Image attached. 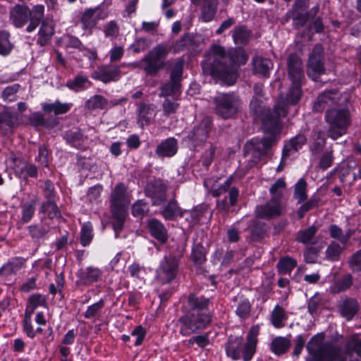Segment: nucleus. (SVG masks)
Masks as SVG:
<instances>
[{
  "label": "nucleus",
  "instance_id": "obj_56",
  "mask_svg": "<svg viewBox=\"0 0 361 361\" xmlns=\"http://www.w3.org/2000/svg\"><path fill=\"white\" fill-rule=\"evenodd\" d=\"M180 87V83H179L176 81H172L170 79V82L164 84L162 86L159 96L160 97H169V96L174 95L178 92Z\"/></svg>",
  "mask_w": 361,
  "mask_h": 361
},
{
  "label": "nucleus",
  "instance_id": "obj_54",
  "mask_svg": "<svg viewBox=\"0 0 361 361\" xmlns=\"http://www.w3.org/2000/svg\"><path fill=\"white\" fill-rule=\"evenodd\" d=\"M63 138L68 143L77 146L80 145L83 135L79 129H73L66 131L63 135Z\"/></svg>",
  "mask_w": 361,
  "mask_h": 361
},
{
  "label": "nucleus",
  "instance_id": "obj_29",
  "mask_svg": "<svg viewBox=\"0 0 361 361\" xmlns=\"http://www.w3.org/2000/svg\"><path fill=\"white\" fill-rule=\"evenodd\" d=\"M252 70L255 74L262 77H268L273 64L271 60L259 56L252 60Z\"/></svg>",
  "mask_w": 361,
  "mask_h": 361
},
{
  "label": "nucleus",
  "instance_id": "obj_18",
  "mask_svg": "<svg viewBox=\"0 0 361 361\" xmlns=\"http://www.w3.org/2000/svg\"><path fill=\"white\" fill-rule=\"evenodd\" d=\"M259 334V326L255 325L252 326L246 336V342L245 343L243 342L241 358H243L244 361L251 360L255 354Z\"/></svg>",
  "mask_w": 361,
  "mask_h": 361
},
{
  "label": "nucleus",
  "instance_id": "obj_24",
  "mask_svg": "<svg viewBox=\"0 0 361 361\" xmlns=\"http://www.w3.org/2000/svg\"><path fill=\"white\" fill-rule=\"evenodd\" d=\"M147 228L152 237L161 243H165L168 240V231L161 221L157 219L147 220Z\"/></svg>",
  "mask_w": 361,
  "mask_h": 361
},
{
  "label": "nucleus",
  "instance_id": "obj_8",
  "mask_svg": "<svg viewBox=\"0 0 361 361\" xmlns=\"http://www.w3.org/2000/svg\"><path fill=\"white\" fill-rule=\"evenodd\" d=\"M211 320V313L188 311L178 320L180 324L179 333L183 336H188L205 329L210 324Z\"/></svg>",
  "mask_w": 361,
  "mask_h": 361
},
{
  "label": "nucleus",
  "instance_id": "obj_51",
  "mask_svg": "<svg viewBox=\"0 0 361 361\" xmlns=\"http://www.w3.org/2000/svg\"><path fill=\"white\" fill-rule=\"evenodd\" d=\"M263 99L264 98H252L250 101V106L252 111L254 112V114L256 116H260L261 114L263 115V117L262 119L266 116V114L270 111L274 114V109L273 111H271L269 109L265 110L263 106ZM275 106L274 109H275Z\"/></svg>",
  "mask_w": 361,
  "mask_h": 361
},
{
  "label": "nucleus",
  "instance_id": "obj_32",
  "mask_svg": "<svg viewBox=\"0 0 361 361\" xmlns=\"http://www.w3.org/2000/svg\"><path fill=\"white\" fill-rule=\"evenodd\" d=\"M37 199L20 204V221L22 224L30 222L35 214Z\"/></svg>",
  "mask_w": 361,
  "mask_h": 361
},
{
  "label": "nucleus",
  "instance_id": "obj_20",
  "mask_svg": "<svg viewBox=\"0 0 361 361\" xmlns=\"http://www.w3.org/2000/svg\"><path fill=\"white\" fill-rule=\"evenodd\" d=\"M211 303L209 298H206L197 293H191L188 298L189 311L197 312L198 313H211L209 310V305Z\"/></svg>",
  "mask_w": 361,
  "mask_h": 361
},
{
  "label": "nucleus",
  "instance_id": "obj_49",
  "mask_svg": "<svg viewBox=\"0 0 361 361\" xmlns=\"http://www.w3.org/2000/svg\"><path fill=\"white\" fill-rule=\"evenodd\" d=\"M271 323L276 328H281L284 326L283 321L286 319L284 309L276 305L271 312Z\"/></svg>",
  "mask_w": 361,
  "mask_h": 361
},
{
  "label": "nucleus",
  "instance_id": "obj_42",
  "mask_svg": "<svg viewBox=\"0 0 361 361\" xmlns=\"http://www.w3.org/2000/svg\"><path fill=\"white\" fill-rule=\"evenodd\" d=\"M297 266V262L292 257H286L281 258L277 264V269L279 274H290L293 269Z\"/></svg>",
  "mask_w": 361,
  "mask_h": 361
},
{
  "label": "nucleus",
  "instance_id": "obj_36",
  "mask_svg": "<svg viewBox=\"0 0 361 361\" xmlns=\"http://www.w3.org/2000/svg\"><path fill=\"white\" fill-rule=\"evenodd\" d=\"M345 353L347 355L356 354L361 357V340L357 335H352L348 337L344 345Z\"/></svg>",
  "mask_w": 361,
  "mask_h": 361
},
{
  "label": "nucleus",
  "instance_id": "obj_44",
  "mask_svg": "<svg viewBox=\"0 0 361 361\" xmlns=\"http://www.w3.org/2000/svg\"><path fill=\"white\" fill-rule=\"evenodd\" d=\"M71 104L61 103L59 101L55 102L52 104H44L42 109L45 112L54 111L56 115L66 114L71 109Z\"/></svg>",
  "mask_w": 361,
  "mask_h": 361
},
{
  "label": "nucleus",
  "instance_id": "obj_27",
  "mask_svg": "<svg viewBox=\"0 0 361 361\" xmlns=\"http://www.w3.org/2000/svg\"><path fill=\"white\" fill-rule=\"evenodd\" d=\"M307 140L304 134H298L286 142L283 149V159L300 149L306 144Z\"/></svg>",
  "mask_w": 361,
  "mask_h": 361
},
{
  "label": "nucleus",
  "instance_id": "obj_5",
  "mask_svg": "<svg viewBox=\"0 0 361 361\" xmlns=\"http://www.w3.org/2000/svg\"><path fill=\"white\" fill-rule=\"evenodd\" d=\"M44 8L42 5H36L31 11L29 7L20 4L16 5L9 12L10 20L16 27H22L30 20V24L26 30L28 32L34 31L44 16Z\"/></svg>",
  "mask_w": 361,
  "mask_h": 361
},
{
  "label": "nucleus",
  "instance_id": "obj_60",
  "mask_svg": "<svg viewBox=\"0 0 361 361\" xmlns=\"http://www.w3.org/2000/svg\"><path fill=\"white\" fill-rule=\"evenodd\" d=\"M286 182L283 179H278L270 188L269 192L272 197H277L279 200H281L283 190L286 188Z\"/></svg>",
  "mask_w": 361,
  "mask_h": 361
},
{
  "label": "nucleus",
  "instance_id": "obj_6",
  "mask_svg": "<svg viewBox=\"0 0 361 361\" xmlns=\"http://www.w3.org/2000/svg\"><path fill=\"white\" fill-rule=\"evenodd\" d=\"M306 348L308 353L306 361H333L341 351V348L333 342H325L323 334L313 336Z\"/></svg>",
  "mask_w": 361,
  "mask_h": 361
},
{
  "label": "nucleus",
  "instance_id": "obj_25",
  "mask_svg": "<svg viewBox=\"0 0 361 361\" xmlns=\"http://www.w3.org/2000/svg\"><path fill=\"white\" fill-rule=\"evenodd\" d=\"M26 259L21 257L11 258L8 262L0 267V276L8 278L16 274L25 267Z\"/></svg>",
  "mask_w": 361,
  "mask_h": 361
},
{
  "label": "nucleus",
  "instance_id": "obj_35",
  "mask_svg": "<svg viewBox=\"0 0 361 361\" xmlns=\"http://www.w3.org/2000/svg\"><path fill=\"white\" fill-rule=\"evenodd\" d=\"M27 230L32 238L39 240L47 237L50 231V227L42 220L40 224H35L29 226Z\"/></svg>",
  "mask_w": 361,
  "mask_h": 361
},
{
  "label": "nucleus",
  "instance_id": "obj_43",
  "mask_svg": "<svg viewBox=\"0 0 361 361\" xmlns=\"http://www.w3.org/2000/svg\"><path fill=\"white\" fill-rule=\"evenodd\" d=\"M318 231V227L312 225L305 229L300 230L297 233L296 240L302 244L311 243V240Z\"/></svg>",
  "mask_w": 361,
  "mask_h": 361
},
{
  "label": "nucleus",
  "instance_id": "obj_1",
  "mask_svg": "<svg viewBox=\"0 0 361 361\" xmlns=\"http://www.w3.org/2000/svg\"><path fill=\"white\" fill-rule=\"evenodd\" d=\"M248 59L242 48L226 51L220 45H212L207 53V59L202 61L203 72L210 75L216 82L232 85L237 80L236 66L245 64Z\"/></svg>",
  "mask_w": 361,
  "mask_h": 361
},
{
  "label": "nucleus",
  "instance_id": "obj_12",
  "mask_svg": "<svg viewBox=\"0 0 361 361\" xmlns=\"http://www.w3.org/2000/svg\"><path fill=\"white\" fill-rule=\"evenodd\" d=\"M325 72L324 53L321 44H316L309 56L307 65V73L316 81Z\"/></svg>",
  "mask_w": 361,
  "mask_h": 361
},
{
  "label": "nucleus",
  "instance_id": "obj_58",
  "mask_svg": "<svg viewBox=\"0 0 361 361\" xmlns=\"http://www.w3.org/2000/svg\"><path fill=\"white\" fill-rule=\"evenodd\" d=\"M104 307V300L101 299L98 302L90 305L85 312L84 317L86 319H92L96 317L101 310Z\"/></svg>",
  "mask_w": 361,
  "mask_h": 361
},
{
  "label": "nucleus",
  "instance_id": "obj_19",
  "mask_svg": "<svg viewBox=\"0 0 361 361\" xmlns=\"http://www.w3.org/2000/svg\"><path fill=\"white\" fill-rule=\"evenodd\" d=\"M156 116V111L152 104L141 103L137 109V123L141 128L149 126Z\"/></svg>",
  "mask_w": 361,
  "mask_h": 361
},
{
  "label": "nucleus",
  "instance_id": "obj_21",
  "mask_svg": "<svg viewBox=\"0 0 361 361\" xmlns=\"http://www.w3.org/2000/svg\"><path fill=\"white\" fill-rule=\"evenodd\" d=\"M102 274L103 272L100 269L90 266L85 269H80L77 273V276L82 284L90 286L101 281Z\"/></svg>",
  "mask_w": 361,
  "mask_h": 361
},
{
  "label": "nucleus",
  "instance_id": "obj_40",
  "mask_svg": "<svg viewBox=\"0 0 361 361\" xmlns=\"http://www.w3.org/2000/svg\"><path fill=\"white\" fill-rule=\"evenodd\" d=\"M251 32L245 26H238L233 30L232 37L236 44H246L250 38Z\"/></svg>",
  "mask_w": 361,
  "mask_h": 361
},
{
  "label": "nucleus",
  "instance_id": "obj_62",
  "mask_svg": "<svg viewBox=\"0 0 361 361\" xmlns=\"http://www.w3.org/2000/svg\"><path fill=\"white\" fill-rule=\"evenodd\" d=\"M148 211V205L143 200H137L132 208V214L134 216L143 217Z\"/></svg>",
  "mask_w": 361,
  "mask_h": 361
},
{
  "label": "nucleus",
  "instance_id": "obj_26",
  "mask_svg": "<svg viewBox=\"0 0 361 361\" xmlns=\"http://www.w3.org/2000/svg\"><path fill=\"white\" fill-rule=\"evenodd\" d=\"M338 307L341 316L348 321L351 320L360 309L357 301L350 298H346L341 300Z\"/></svg>",
  "mask_w": 361,
  "mask_h": 361
},
{
  "label": "nucleus",
  "instance_id": "obj_53",
  "mask_svg": "<svg viewBox=\"0 0 361 361\" xmlns=\"http://www.w3.org/2000/svg\"><path fill=\"white\" fill-rule=\"evenodd\" d=\"M210 343L209 338V334L206 333L201 335L192 336L187 343L188 348H192L194 344H196L201 348H204Z\"/></svg>",
  "mask_w": 361,
  "mask_h": 361
},
{
  "label": "nucleus",
  "instance_id": "obj_45",
  "mask_svg": "<svg viewBox=\"0 0 361 361\" xmlns=\"http://www.w3.org/2000/svg\"><path fill=\"white\" fill-rule=\"evenodd\" d=\"M238 194V190L236 188H232L228 193V197H226L224 200L217 202L219 209L226 210L229 207H233L237 202Z\"/></svg>",
  "mask_w": 361,
  "mask_h": 361
},
{
  "label": "nucleus",
  "instance_id": "obj_7",
  "mask_svg": "<svg viewBox=\"0 0 361 361\" xmlns=\"http://www.w3.org/2000/svg\"><path fill=\"white\" fill-rule=\"evenodd\" d=\"M130 201L126 193V187L123 183L116 185L111 194V211L114 218L113 228L116 238L123 229L124 221L127 215V207Z\"/></svg>",
  "mask_w": 361,
  "mask_h": 361
},
{
  "label": "nucleus",
  "instance_id": "obj_61",
  "mask_svg": "<svg viewBox=\"0 0 361 361\" xmlns=\"http://www.w3.org/2000/svg\"><path fill=\"white\" fill-rule=\"evenodd\" d=\"M251 305L247 299H243L239 302L235 310L236 314L240 318L245 319L250 315Z\"/></svg>",
  "mask_w": 361,
  "mask_h": 361
},
{
  "label": "nucleus",
  "instance_id": "obj_16",
  "mask_svg": "<svg viewBox=\"0 0 361 361\" xmlns=\"http://www.w3.org/2000/svg\"><path fill=\"white\" fill-rule=\"evenodd\" d=\"M92 78L104 83L118 81L121 77V66L103 65L97 67L92 73Z\"/></svg>",
  "mask_w": 361,
  "mask_h": 361
},
{
  "label": "nucleus",
  "instance_id": "obj_10",
  "mask_svg": "<svg viewBox=\"0 0 361 361\" xmlns=\"http://www.w3.org/2000/svg\"><path fill=\"white\" fill-rule=\"evenodd\" d=\"M166 54L165 47L156 46L142 59V69L147 75H156L164 67Z\"/></svg>",
  "mask_w": 361,
  "mask_h": 361
},
{
  "label": "nucleus",
  "instance_id": "obj_13",
  "mask_svg": "<svg viewBox=\"0 0 361 361\" xmlns=\"http://www.w3.org/2000/svg\"><path fill=\"white\" fill-rule=\"evenodd\" d=\"M178 259L173 255L166 256L157 270V280L162 284L171 282L176 276Z\"/></svg>",
  "mask_w": 361,
  "mask_h": 361
},
{
  "label": "nucleus",
  "instance_id": "obj_30",
  "mask_svg": "<svg viewBox=\"0 0 361 361\" xmlns=\"http://www.w3.org/2000/svg\"><path fill=\"white\" fill-rule=\"evenodd\" d=\"M161 214L165 220H174L177 216L183 217V212L178 205L175 199L171 200L161 211Z\"/></svg>",
  "mask_w": 361,
  "mask_h": 361
},
{
  "label": "nucleus",
  "instance_id": "obj_23",
  "mask_svg": "<svg viewBox=\"0 0 361 361\" xmlns=\"http://www.w3.org/2000/svg\"><path fill=\"white\" fill-rule=\"evenodd\" d=\"M202 41L200 36L192 34H185L173 44V49L176 52L188 50H195Z\"/></svg>",
  "mask_w": 361,
  "mask_h": 361
},
{
  "label": "nucleus",
  "instance_id": "obj_39",
  "mask_svg": "<svg viewBox=\"0 0 361 361\" xmlns=\"http://www.w3.org/2000/svg\"><path fill=\"white\" fill-rule=\"evenodd\" d=\"M39 212L47 214L49 219L59 218L61 212L56 204V200H46L43 202L39 208Z\"/></svg>",
  "mask_w": 361,
  "mask_h": 361
},
{
  "label": "nucleus",
  "instance_id": "obj_57",
  "mask_svg": "<svg viewBox=\"0 0 361 361\" xmlns=\"http://www.w3.org/2000/svg\"><path fill=\"white\" fill-rule=\"evenodd\" d=\"M81 23L85 29H92L94 27L97 21L94 18V16L91 8L87 9L84 11L81 17Z\"/></svg>",
  "mask_w": 361,
  "mask_h": 361
},
{
  "label": "nucleus",
  "instance_id": "obj_14",
  "mask_svg": "<svg viewBox=\"0 0 361 361\" xmlns=\"http://www.w3.org/2000/svg\"><path fill=\"white\" fill-rule=\"evenodd\" d=\"M167 186L161 179L149 181L145 188V195L152 200V205L159 206L166 200Z\"/></svg>",
  "mask_w": 361,
  "mask_h": 361
},
{
  "label": "nucleus",
  "instance_id": "obj_2",
  "mask_svg": "<svg viewBox=\"0 0 361 361\" xmlns=\"http://www.w3.org/2000/svg\"><path fill=\"white\" fill-rule=\"evenodd\" d=\"M288 114L287 104L283 100L276 103L274 114L269 111L262 118V128L265 132L271 133L269 137L262 139L253 138L247 145L248 149L253 150L254 154L261 157L267 154L272 145L276 142L275 134L280 131L281 127V118Z\"/></svg>",
  "mask_w": 361,
  "mask_h": 361
},
{
  "label": "nucleus",
  "instance_id": "obj_55",
  "mask_svg": "<svg viewBox=\"0 0 361 361\" xmlns=\"http://www.w3.org/2000/svg\"><path fill=\"white\" fill-rule=\"evenodd\" d=\"M192 258L197 265L202 264L206 260V254L204 247L200 244H196L192 251Z\"/></svg>",
  "mask_w": 361,
  "mask_h": 361
},
{
  "label": "nucleus",
  "instance_id": "obj_17",
  "mask_svg": "<svg viewBox=\"0 0 361 361\" xmlns=\"http://www.w3.org/2000/svg\"><path fill=\"white\" fill-rule=\"evenodd\" d=\"M283 206L281 200H279L277 197H271L263 205L256 207V215L259 218L270 219L279 216L282 213Z\"/></svg>",
  "mask_w": 361,
  "mask_h": 361
},
{
  "label": "nucleus",
  "instance_id": "obj_50",
  "mask_svg": "<svg viewBox=\"0 0 361 361\" xmlns=\"http://www.w3.org/2000/svg\"><path fill=\"white\" fill-rule=\"evenodd\" d=\"M329 233L331 238L337 239L343 245L348 243L350 237V232L343 234V230L336 224L329 226Z\"/></svg>",
  "mask_w": 361,
  "mask_h": 361
},
{
  "label": "nucleus",
  "instance_id": "obj_3",
  "mask_svg": "<svg viewBox=\"0 0 361 361\" xmlns=\"http://www.w3.org/2000/svg\"><path fill=\"white\" fill-rule=\"evenodd\" d=\"M288 77L292 81L293 85L285 97L280 95L278 99L284 101L289 105L296 104L302 95L301 83L304 78L303 64L300 58L295 54H291L288 58Z\"/></svg>",
  "mask_w": 361,
  "mask_h": 361
},
{
  "label": "nucleus",
  "instance_id": "obj_48",
  "mask_svg": "<svg viewBox=\"0 0 361 361\" xmlns=\"http://www.w3.org/2000/svg\"><path fill=\"white\" fill-rule=\"evenodd\" d=\"M293 197L298 200V203H302L306 200L307 183L305 179L300 178L295 185Z\"/></svg>",
  "mask_w": 361,
  "mask_h": 361
},
{
  "label": "nucleus",
  "instance_id": "obj_34",
  "mask_svg": "<svg viewBox=\"0 0 361 361\" xmlns=\"http://www.w3.org/2000/svg\"><path fill=\"white\" fill-rule=\"evenodd\" d=\"M217 0H204L202 4L201 16L204 22L211 21L217 11Z\"/></svg>",
  "mask_w": 361,
  "mask_h": 361
},
{
  "label": "nucleus",
  "instance_id": "obj_9",
  "mask_svg": "<svg viewBox=\"0 0 361 361\" xmlns=\"http://www.w3.org/2000/svg\"><path fill=\"white\" fill-rule=\"evenodd\" d=\"M215 113L224 119L234 117L240 110L241 100L234 92L219 93L213 97Z\"/></svg>",
  "mask_w": 361,
  "mask_h": 361
},
{
  "label": "nucleus",
  "instance_id": "obj_64",
  "mask_svg": "<svg viewBox=\"0 0 361 361\" xmlns=\"http://www.w3.org/2000/svg\"><path fill=\"white\" fill-rule=\"evenodd\" d=\"M353 285V277L350 274L343 276L336 283V288L338 292H343L351 287Z\"/></svg>",
  "mask_w": 361,
  "mask_h": 361
},
{
  "label": "nucleus",
  "instance_id": "obj_37",
  "mask_svg": "<svg viewBox=\"0 0 361 361\" xmlns=\"http://www.w3.org/2000/svg\"><path fill=\"white\" fill-rule=\"evenodd\" d=\"M54 33V25L51 22L43 21L39 31L38 43L40 46L46 45Z\"/></svg>",
  "mask_w": 361,
  "mask_h": 361
},
{
  "label": "nucleus",
  "instance_id": "obj_22",
  "mask_svg": "<svg viewBox=\"0 0 361 361\" xmlns=\"http://www.w3.org/2000/svg\"><path fill=\"white\" fill-rule=\"evenodd\" d=\"M178 140L173 137L162 140L157 147L155 153L158 157H172L178 152Z\"/></svg>",
  "mask_w": 361,
  "mask_h": 361
},
{
  "label": "nucleus",
  "instance_id": "obj_15",
  "mask_svg": "<svg viewBox=\"0 0 361 361\" xmlns=\"http://www.w3.org/2000/svg\"><path fill=\"white\" fill-rule=\"evenodd\" d=\"M212 128V121L209 117L204 118L198 125L195 126L188 135L192 147L195 148L203 145Z\"/></svg>",
  "mask_w": 361,
  "mask_h": 361
},
{
  "label": "nucleus",
  "instance_id": "obj_63",
  "mask_svg": "<svg viewBox=\"0 0 361 361\" xmlns=\"http://www.w3.org/2000/svg\"><path fill=\"white\" fill-rule=\"evenodd\" d=\"M104 32L106 37L115 39L119 33V27L116 21L111 20L104 25Z\"/></svg>",
  "mask_w": 361,
  "mask_h": 361
},
{
  "label": "nucleus",
  "instance_id": "obj_46",
  "mask_svg": "<svg viewBox=\"0 0 361 361\" xmlns=\"http://www.w3.org/2000/svg\"><path fill=\"white\" fill-rule=\"evenodd\" d=\"M13 47V45L10 41V33L6 30H0V55H8Z\"/></svg>",
  "mask_w": 361,
  "mask_h": 361
},
{
  "label": "nucleus",
  "instance_id": "obj_59",
  "mask_svg": "<svg viewBox=\"0 0 361 361\" xmlns=\"http://www.w3.org/2000/svg\"><path fill=\"white\" fill-rule=\"evenodd\" d=\"M92 227L90 224H85L81 230L80 243L83 247L88 245L92 240Z\"/></svg>",
  "mask_w": 361,
  "mask_h": 361
},
{
  "label": "nucleus",
  "instance_id": "obj_11",
  "mask_svg": "<svg viewBox=\"0 0 361 361\" xmlns=\"http://www.w3.org/2000/svg\"><path fill=\"white\" fill-rule=\"evenodd\" d=\"M349 100L347 95H343L337 90H329L318 95L313 104V111L322 112L325 109H331L338 105H343Z\"/></svg>",
  "mask_w": 361,
  "mask_h": 361
},
{
  "label": "nucleus",
  "instance_id": "obj_47",
  "mask_svg": "<svg viewBox=\"0 0 361 361\" xmlns=\"http://www.w3.org/2000/svg\"><path fill=\"white\" fill-rule=\"evenodd\" d=\"M17 121L18 117L14 113L8 109H5L0 114V128L4 126H6L9 129L13 128Z\"/></svg>",
  "mask_w": 361,
  "mask_h": 361
},
{
  "label": "nucleus",
  "instance_id": "obj_52",
  "mask_svg": "<svg viewBox=\"0 0 361 361\" xmlns=\"http://www.w3.org/2000/svg\"><path fill=\"white\" fill-rule=\"evenodd\" d=\"M343 250V247H341L338 243L334 241L331 243L325 252L326 259L330 261L338 260Z\"/></svg>",
  "mask_w": 361,
  "mask_h": 361
},
{
  "label": "nucleus",
  "instance_id": "obj_4",
  "mask_svg": "<svg viewBox=\"0 0 361 361\" xmlns=\"http://www.w3.org/2000/svg\"><path fill=\"white\" fill-rule=\"evenodd\" d=\"M325 121L329 125L327 136L333 140H337L347 133L350 126V111L346 105H338L328 109L325 114Z\"/></svg>",
  "mask_w": 361,
  "mask_h": 361
},
{
  "label": "nucleus",
  "instance_id": "obj_28",
  "mask_svg": "<svg viewBox=\"0 0 361 361\" xmlns=\"http://www.w3.org/2000/svg\"><path fill=\"white\" fill-rule=\"evenodd\" d=\"M242 346L243 338L241 336H230L226 345L227 356L234 360H240Z\"/></svg>",
  "mask_w": 361,
  "mask_h": 361
},
{
  "label": "nucleus",
  "instance_id": "obj_33",
  "mask_svg": "<svg viewBox=\"0 0 361 361\" xmlns=\"http://www.w3.org/2000/svg\"><path fill=\"white\" fill-rule=\"evenodd\" d=\"M91 85L92 82L87 76L79 75L75 76L73 79L68 80L66 86L71 90L78 92L85 90L90 87Z\"/></svg>",
  "mask_w": 361,
  "mask_h": 361
},
{
  "label": "nucleus",
  "instance_id": "obj_31",
  "mask_svg": "<svg viewBox=\"0 0 361 361\" xmlns=\"http://www.w3.org/2000/svg\"><path fill=\"white\" fill-rule=\"evenodd\" d=\"M84 106L88 111L107 109L109 101L102 95L95 94L85 102Z\"/></svg>",
  "mask_w": 361,
  "mask_h": 361
},
{
  "label": "nucleus",
  "instance_id": "obj_41",
  "mask_svg": "<svg viewBox=\"0 0 361 361\" xmlns=\"http://www.w3.org/2000/svg\"><path fill=\"white\" fill-rule=\"evenodd\" d=\"M290 341L283 337H276L271 344V350L277 355L283 354L290 347Z\"/></svg>",
  "mask_w": 361,
  "mask_h": 361
},
{
  "label": "nucleus",
  "instance_id": "obj_38",
  "mask_svg": "<svg viewBox=\"0 0 361 361\" xmlns=\"http://www.w3.org/2000/svg\"><path fill=\"white\" fill-rule=\"evenodd\" d=\"M30 124L35 128H53L56 126V120H47L44 115L39 112H35L30 116Z\"/></svg>",
  "mask_w": 361,
  "mask_h": 361
}]
</instances>
